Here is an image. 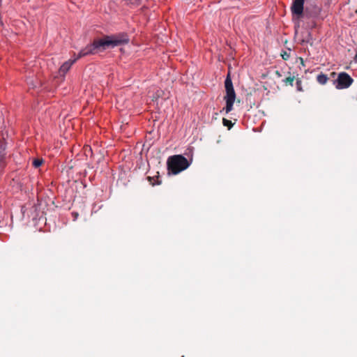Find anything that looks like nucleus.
<instances>
[{
	"label": "nucleus",
	"mask_w": 357,
	"mask_h": 357,
	"mask_svg": "<svg viewBox=\"0 0 357 357\" xmlns=\"http://www.w3.org/2000/svg\"><path fill=\"white\" fill-rule=\"evenodd\" d=\"M130 38L126 32H120L113 35H104L100 38H96L78 53V58L88 55H94L105 50L111 47H114L119 45H126L129 43Z\"/></svg>",
	"instance_id": "f257e3e1"
},
{
	"label": "nucleus",
	"mask_w": 357,
	"mask_h": 357,
	"mask_svg": "<svg viewBox=\"0 0 357 357\" xmlns=\"http://www.w3.org/2000/svg\"><path fill=\"white\" fill-rule=\"evenodd\" d=\"M167 165L168 172L176 175L188 169L190 161L183 155H174L168 158Z\"/></svg>",
	"instance_id": "f03ea898"
},
{
	"label": "nucleus",
	"mask_w": 357,
	"mask_h": 357,
	"mask_svg": "<svg viewBox=\"0 0 357 357\" xmlns=\"http://www.w3.org/2000/svg\"><path fill=\"white\" fill-rule=\"evenodd\" d=\"M225 89L226 94L224 96V100H225L226 105L223 108V110H225L226 113H229L233 109V105L236 100V92L234 91L229 71L228 72L225 80Z\"/></svg>",
	"instance_id": "7ed1b4c3"
},
{
	"label": "nucleus",
	"mask_w": 357,
	"mask_h": 357,
	"mask_svg": "<svg viewBox=\"0 0 357 357\" xmlns=\"http://www.w3.org/2000/svg\"><path fill=\"white\" fill-rule=\"evenodd\" d=\"M354 82L353 78L347 73H339L337 79L334 80L335 87L338 89H343L349 87Z\"/></svg>",
	"instance_id": "20e7f679"
},
{
	"label": "nucleus",
	"mask_w": 357,
	"mask_h": 357,
	"mask_svg": "<svg viewBox=\"0 0 357 357\" xmlns=\"http://www.w3.org/2000/svg\"><path fill=\"white\" fill-rule=\"evenodd\" d=\"M305 0H294L291 7V13L300 18L303 14Z\"/></svg>",
	"instance_id": "39448f33"
},
{
	"label": "nucleus",
	"mask_w": 357,
	"mask_h": 357,
	"mask_svg": "<svg viewBox=\"0 0 357 357\" xmlns=\"http://www.w3.org/2000/svg\"><path fill=\"white\" fill-rule=\"evenodd\" d=\"M78 56L74 60H68L66 62H64L61 67L59 69V73L61 75H65L68 71L70 69L72 65L76 61L77 59H78Z\"/></svg>",
	"instance_id": "423d86ee"
},
{
	"label": "nucleus",
	"mask_w": 357,
	"mask_h": 357,
	"mask_svg": "<svg viewBox=\"0 0 357 357\" xmlns=\"http://www.w3.org/2000/svg\"><path fill=\"white\" fill-rule=\"evenodd\" d=\"M193 153L194 148L192 146H188L183 153V155L187 157L186 158L188 160V161H190V163L192 161Z\"/></svg>",
	"instance_id": "0eeeda50"
},
{
	"label": "nucleus",
	"mask_w": 357,
	"mask_h": 357,
	"mask_svg": "<svg viewBox=\"0 0 357 357\" xmlns=\"http://www.w3.org/2000/svg\"><path fill=\"white\" fill-rule=\"evenodd\" d=\"M328 77L322 73H321L317 77V80L320 84H325L328 80Z\"/></svg>",
	"instance_id": "6e6552de"
},
{
	"label": "nucleus",
	"mask_w": 357,
	"mask_h": 357,
	"mask_svg": "<svg viewBox=\"0 0 357 357\" xmlns=\"http://www.w3.org/2000/svg\"><path fill=\"white\" fill-rule=\"evenodd\" d=\"M5 150L6 144L3 141L0 139V162L3 161L5 158Z\"/></svg>",
	"instance_id": "1a4fd4ad"
},
{
	"label": "nucleus",
	"mask_w": 357,
	"mask_h": 357,
	"mask_svg": "<svg viewBox=\"0 0 357 357\" xmlns=\"http://www.w3.org/2000/svg\"><path fill=\"white\" fill-rule=\"evenodd\" d=\"M146 178L152 185H159L161 183L160 181H159V176H147Z\"/></svg>",
	"instance_id": "9d476101"
},
{
	"label": "nucleus",
	"mask_w": 357,
	"mask_h": 357,
	"mask_svg": "<svg viewBox=\"0 0 357 357\" xmlns=\"http://www.w3.org/2000/svg\"><path fill=\"white\" fill-rule=\"evenodd\" d=\"M289 76L287 77L284 79H283V82L285 84H289L290 86H293L294 81L295 79V77L291 75L290 72H288Z\"/></svg>",
	"instance_id": "9b49d317"
},
{
	"label": "nucleus",
	"mask_w": 357,
	"mask_h": 357,
	"mask_svg": "<svg viewBox=\"0 0 357 357\" xmlns=\"http://www.w3.org/2000/svg\"><path fill=\"white\" fill-rule=\"evenodd\" d=\"M125 1V3L128 6H139L142 1L141 0H123Z\"/></svg>",
	"instance_id": "f8f14e48"
},
{
	"label": "nucleus",
	"mask_w": 357,
	"mask_h": 357,
	"mask_svg": "<svg viewBox=\"0 0 357 357\" xmlns=\"http://www.w3.org/2000/svg\"><path fill=\"white\" fill-rule=\"evenodd\" d=\"M222 123L225 126L227 127L229 129H230L233 126V123L231 121L228 120L225 118L222 119Z\"/></svg>",
	"instance_id": "ddd939ff"
},
{
	"label": "nucleus",
	"mask_w": 357,
	"mask_h": 357,
	"mask_svg": "<svg viewBox=\"0 0 357 357\" xmlns=\"http://www.w3.org/2000/svg\"><path fill=\"white\" fill-rule=\"evenodd\" d=\"M43 160L42 159H34L32 165L34 167L38 168L42 165Z\"/></svg>",
	"instance_id": "4468645a"
},
{
	"label": "nucleus",
	"mask_w": 357,
	"mask_h": 357,
	"mask_svg": "<svg viewBox=\"0 0 357 357\" xmlns=\"http://www.w3.org/2000/svg\"><path fill=\"white\" fill-rule=\"evenodd\" d=\"M281 56L283 60L287 61L290 57V53L287 52V51H282V52L281 53Z\"/></svg>",
	"instance_id": "2eb2a0df"
},
{
	"label": "nucleus",
	"mask_w": 357,
	"mask_h": 357,
	"mask_svg": "<svg viewBox=\"0 0 357 357\" xmlns=\"http://www.w3.org/2000/svg\"><path fill=\"white\" fill-rule=\"evenodd\" d=\"M296 89L299 91H302V86H301V81L299 79H296Z\"/></svg>",
	"instance_id": "dca6fc26"
},
{
	"label": "nucleus",
	"mask_w": 357,
	"mask_h": 357,
	"mask_svg": "<svg viewBox=\"0 0 357 357\" xmlns=\"http://www.w3.org/2000/svg\"><path fill=\"white\" fill-rule=\"evenodd\" d=\"M71 215H72L74 220H75L77 219V216H78V213H77V212H72Z\"/></svg>",
	"instance_id": "f3484780"
},
{
	"label": "nucleus",
	"mask_w": 357,
	"mask_h": 357,
	"mask_svg": "<svg viewBox=\"0 0 357 357\" xmlns=\"http://www.w3.org/2000/svg\"><path fill=\"white\" fill-rule=\"evenodd\" d=\"M299 59H300V63H301L302 65H304L303 59L302 57H299Z\"/></svg>",
	"instance_id": "a211bd4d"
},
{
	"label": "nucleus",
	"mask_w": 357,
	"mask_h": 357,
	"mask_svg": "<svg viewBox=\"0 0 357 357\" xmlns=\"http://www.w3.org/2000/svg\"><path fill=\"white\" fill-rule=\"evenodd\" d=\"M335 75H336V73H335V72H333V73H331V76L332 77H335Z\"/></svg>",
	"instance_id": "6ab92c4d"
},
{
	"label": "nucleus",
	"mask_w": 357,
	"mask_h": 357,
	"mask_svg": "<svg viewBox=\"0 0 357 357\" xmlns=\"http://www.w3.org/2000/svg\"><path fill=\"white\" fill-rule=\"evenodd\" d=\"M276 74H277L279 77H280V76H281V75H280V72H279V71H276Z\"/></svg>",
	"instance_id": "aec40b11"
}]
</instances>
